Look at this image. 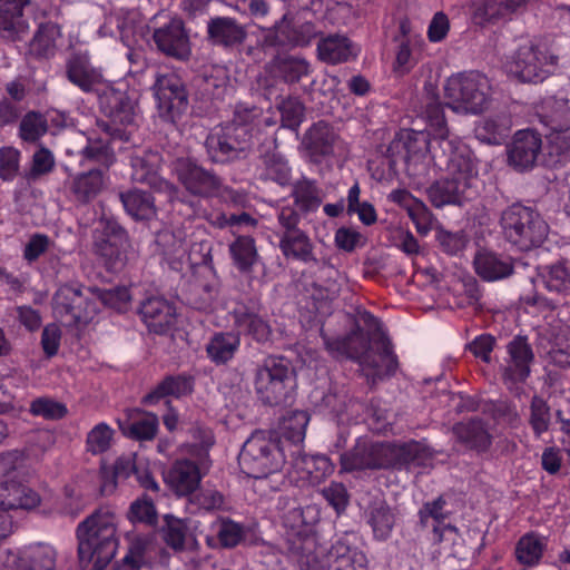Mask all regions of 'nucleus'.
Listing matches in <instances>:
<instances>
[{"instance_id":"nucleus-1","label":"nucleus","mask_w":570,"mask_h":570,"mask_svg":"<svg viewBox=\"0 0 570 570\" xmlns=\"http://www.w3.org/2000/svg\"><path fill=\"white\" fill-rule=\"evenodd\" d=\"M78 557L82 566L91 561L97 569L106 567L115 557L118 546L115 515L97 510L77 528Z\"/></svg>"},{"instance_id":"nucleus-2","label":"nucleus","mask_w":570,"mask_h":570,"mask_svg":"<svg viewBox=\"0 0 570 570\" xmlns=\"http://www.w3.org/2000/svg\"><path fill=\"white\" fill-rule=\"evenodd\" d=\"M278 247L286 259L298 261L304 264L313 263L321 272L331 277L335 267L326 256L317 258L315 245L306 230L301 228L302 217L294 206H283L277 210Z\"/></svg>"},{"instance_id":"nucleus-3","label":"nucleus","mask_w":570,"mask_h":570,"mask_svg":"<svg viewBox=\"0 0 570 570\" xmlns=\"http://www.w3.org/2000/svg\"><path fill=\"white\" fill-rule=\"evenodd\" d=\"M500 227L504 239L522 252L540 247L549 234V225L540 213L520 203L501 213Z\"/></svg>"},{"instance_id":"nucleus-4","label":"nucleus","mask_w":570,"mask_h":570,"mask_svg":"<svg viewBox=\"0 0 570 570\" xmlns=\"http://www.w3.org/2000/svg\"><path fill=\"white\" fill-rule=\"evenodd\" d=\"M242 471L254 479H263L281 471L285 455L277 436L257 431L244 443L238 456Z\"/></svg>"},{"instance_id":"nucleus-5","label":"nucleus","mask_w":570,"mask_h":570,"mask_svg":"<svg viewBox=\"0 0 570 570\" xmlns=\"http://www.w3.org/2000/svg\"><path fill=\"white\" fill-rule=\"evenodd\" d=\"M444 96L446 106L455 112L479 114L489 105L491 83L481 72H460L446 80Z\"/></svg>"},{"instance_id":"nucleus-6","label":"nucleus","mask_w":570,"mask_h":570,"mask_svg":"<svg viewBox=\"0 0 570 570\" xmlns=\"http://www.w3.org/2000/svg\"><path fill=\"white\" fill-rule=\"evenodd\" d=\"M252 127L234 119L216 127L206 138L208 158L216 164L246 159L252 148Z\"/></svg>"},{"instance_id":"nucleus-7","label":"nucleus","mask_w":570,"mask_h":570,"mask_svg":"<svg viewBox=\"0 0 570 570\" xmlns=\"http://www.w3.org/2000/svg\"><path fill=\"white\" fill-rule=\"evenodd\" d=\"M55 316L65 326L87 325L99 311L94 287L77 284L60 286L52 299Z\"/></svg>"},{"instance_id":"nucleus-8","label":"nucleus","mask_w":570,"mask_h":570,"mask_svg":"<svg viewBox=\"0 0 570 570\" xmlns=\"http://www.w3.org/2000/svg\"><path fill=\"white\" fill-rule=\"evenodd\" d=\"M438 146L439 153L435 150L433 158L439 166H443L449 176L479 191L478 159L470 147L455 136L442 137Z\"/></svg>"},{"instance_id":"nucleus-9","label":"nucleus","mask_w":570,"mask_h":570,"mask_svg":"<svg viewBox=\"0 0 570 570\" xmlns=\"http://www.w3.org/2000/svg\"><path fill=\"white\" fill-rule=\"evenodd\" d=\"M292 370L284 357L267 356L257 365L254 375V387L262 403L276 406L288 399V383Z\"/></svg>"},{"instance_id":"nucleus-10","label":"nucleus","mask_w":570,"mask_h":570,"mask_svg":"<svg viewBox=\"0 0 570 570\" xmlns=\"http://www.w3.org/2000/svg\"><path fill=\"white\" fill-rule=\"evenodd\" d=\"M98 101L100 110L109 122L102 121L99 127L111 137H122V127L132 126L136 119V99L127 90L107 83L99 91Z\"/></svg>"},{"instance_id":"nucleus-11","label":"nucleus","mask_w":570,"mask_h":570,"mask_svg":"<svg viewBox=\"0 0 570 570\" xmlns=\"http://www.w3.org/2000/svg\"><path fill=\"white\" fill-rule=\"evenodd\" d=\"M173 170L178 181L194 196L208 198L232 193L224 187L222 179L214 171L205 169L191 158H177L173 164Z\"/></svg>"},{"instance_id":"nucleus-12","label":"nucleus","mask_w":570,"mask_h":570,"mask_svg":"<svg viewBox=\"0 0 570 570\" xmlns=\"http://www.w3.org/2000/svg\"><path fill=\"white\" fill-rule=\"evenodd\" d=\"M153 90L159 116L165 121L175 122L187 110L188 94L178 75L157 73Z\"/></svg>"},{"instance_id":"nucleus-13","label":"nucleus","mask_w":570,"mask_h":570,"mask_svg":"<svg viewBox=\"0 0 570 570\" xmlns=\"http://www.w3.org/2000/svg\"><path fill=\"white\" fill-rule=\"evenodd\" d=\"M558 57L549 55L532 43L518 48L508 63L509 72L523 82H539L550 73L549 67L556 66Z\"/></svg>"},{"instance_id":"nucleus-14","label":"nucleus","mask_w":570,"mask_h":570,"mask_svg":"<svg viewBox=\"0 0 570 570\" xmlns=\"http://www.w3.org/2000/svg\"><path fill=\"white\" fill-rule=\"evenodd\" d=\"M161 163L163 157L158 151L147 149L132 154L130 156L131 179L164 194L168 202H174L179 198V188L159 176Z\"/></svg>"},{"instance_id":"nucleus-15","label":"nucleus","mask_w":570,"mask_h":570,"mask_svg":"<svg viewBox=\"0 0 570 570\" xmlns=\"http://www.w3.org/2000/svg\"><path fill=\"white\" fill-rule=\"evenodd\" d=\"M387 456V443L360 438L350 451L341 454V469L344 472L389 469Z\"/></svg>"},{"instance_id":"nucleus-16","label":"nucleus","mask_w":570,"mask_h":570,"mask_svg":"<svg viewBox=\"0 0 570 570\" xmlns=\"http://www.w3.org/2000/svg\"><path fill=\"white\" fill-rule=\"evenodd\" d=\"M210 466L209 456L204 453L196 461L178 459L169 468L165 480L178 495H191L199 487Z\"/></svg>"},{"instance_id":"nucleus-17","label":"nucleus","mask_w":570,"mask_h":570,"mask_svg":"<svg viewBox=\"0 0 570 570\" xmlns=\"http://www.w3.org/2000/svg\"><path fill=\"white\" fill-rule=\"evenodd\" d=\"M326 348L335 356H346L355 360L358 364L377 366L375 363L374 341L356 325L348 335L331 338L322 332Z\"/></svg>"},{"instance_id":"nucleus-18","label":"nucleus","mask_w":570,"mask_h":570,"mask_svg":"<svg viewBox=\"0 0 570 570\" xmlns=\"http://www.w3.org/2000/svg\"><path fill=\"white\" fill-rule=\"evenodd\" d=\"M153 39L157 49L165 56L178 61H187L191 56V45L188 31L179 18H171L168 22L156 28Z\"/></svg>"},{"instance_id":"nucleus-19","label":"nucleus","mask_w":570,"mask_h":570,"mask_svg":"<svg viewBox=\"0 0 570 570\" xmlns=\"http://www.w3.org/2000/svg\"><path fill=\"white\" fill-rule=\"evenodd\" d=\"M508 357L502 365V377L505 383L524 382L530 375V366L534 361L533 350L527 336L517 335L507 344Z\"/></svg>"},{"instance_id":"nucleus-20","label":"nucleus","mask_w":570,"mask_h":570,"mask_svg":"<svg viewBox=\"0 0 570 570\" xmlns=\"http://www.w3.org/2000/svg\"><path fill=\"white\" fill-rule=\"evenodd\" d=\"M541 136L530 129L519 130L507 147L508 164L518 171L532 169L541 154Z\"/></svg>"},{"instance_id":"nucleus-21","label":"nucleus","mask_w":570,"mask_h":570,"mask_svg":"<svg viewBox=\"0 0 570 570\" xmlns=\"http://www.w3.org/2000/svg\"><path fill=\"white\" fill-rule=\"evenodd\" d=\"M356 535L345 533L325 553L326 570H367V558L355 546Z\"/></svg>"},{"instance_id":"nucleus-22","label":"nucleus","mask_w":570,"mask_h":570,"mask_svg":"<svg viewBox=\"0 0 570 570\" xmlns=\"http://www.w3.org/2000/svg\"><path fill=\"white\" fill-rule=\"evenodd\" d=\"M66 77L83 92H96L107 86L102 71L91 65L87 53L75 52L66 61Z\"/></svg>"},{"instance_id":"nucleus-23","label":"nucleus","mask_w":570,"mask_h":570,"mask_svg":"<svg viewBox=\"0 0 570 570\" xmlns=\"http://www.w3.org/2000/svg\"><path fill=\"white\" fill-rule=\"evenodd\" d=\"M301 144L312 161L320 163L324 158L334 155L341 145V140L330 124L320 120L305 131Z\"/></svg>"},{"instance_id":"nucleus-24","label":"nucleus","mask_w":570,"mask_h":570,"mask_svg":"<svg viewBox=\"0 0 570 570\" xmlns=\"http://www.w3.org/2000/svg\"><path fill=\"white\" fill-rule=\"evenodd\" d=\"M104 238L97 245L99 254L110 268L117 269L124 265L125 250L129 245L126 229L114 219H106L102 229Z\"/></svg>"},{"instance_id":"nucleus-25","label":"nucleus","mask_w":570,"mask_h":570,"mask_svg":"<svg viewBox=\"0 0 570 570\" xmlns=\"http://www.w3.org/2000/svg\"><path fill=\"white\" fill-rule=\"evenodd\" d=\"M246 38V27L235 18L217 16L207 21V39L214 46L233 49L242 46Z\"/></svg>"},{"instance_id":"nucleus-26","label":"nucleus","mask_w":570,"mask_h":570,"mask_svg":"<svg viewBox=\"0 0 570 570\" xmlns=\"http://www.w3.org/2000/svg\"><path fill=\"white\" fill-rule=\"evenodd\" d=\"M287 551L299 570H324L325 558L321 561L316 554V539L312 534L292 531L286 538Z\"/></svg>"},{"instance_id":"nucleus-27","label":"nucleus","mask_w":570,"mask_h":570,"mask_svg":"<svg viewBox=\"0 0 570 570\" xmlns=\"http://www.w3.org/2000/svg\"><path fill=\"white\" fill-rule=\"evenodd\" d=\"M479 194L469 184L451 177L441 179L432 184L428 189L430 202L435 207H443L449 204L460 205L463 202L471 200Z\"/></svg>"},{"instance_id":"nucleus-28","label":"nucleus","mask_w":570,"mask_h":570,"mask_svg":"<svg viewBox=\"0 0 570 570\" xmlns=\"http://www.w3.org/2000/svg\"><path fill=\"white\" fill-rule=\"evenodd\" d=\"M139 315L150 332L164 334L174 326L176 309L165 298L149 297L141 303Z\"/></svg>"},{"instance_id":"nucleus-29","label":"nucleus","mask_w":570,"mask_h":570,"mask_svg":"<svg viewBox=\"0 0 570 570\" xmlns=\"http://www.w3.org/2000/svg\"><path fill=\"white\" fill-rule=\"evenodd\" d=\"M473 265L475 273L487 282L504 279L514 273L511 256L488 249L476 252Z\"/></svg>"},{"instance_id":"nucleus-30","label":"nucleus","mask_w":570,"mask_h":570,"mask_svg":"<svg viewBox=\"0 0 570 570\" xmlns=\"http://www.w3.org/2000/svg\"><path fill=\"white\" fill-rule=\"evenodd\" d=\"M266 71L285 83L294 85L311 73V65L304 57L277 53L266 65Z\"/></svg>"},{"instance_id":"nucleus-31","label":"nucleus","mask_w":570,"mask_h":570,"mask_svg":"<svg viewBox=\"0 0 570 570\" xmlns=\"http://www.w3.org/2000/svg\"><path fill=\"white\" fill-rule=\"evenodd\" d=\"M445 501L442 497L438 498L432 502H426L419 512L420 522L423 527L429 525L430 519L434 521L432 524L434 533L438 535V541L442 542L444 537L453 535V551L452 556L455 558H463V552L456 547L460 546V538L458 537V529L454 525H444L440 527L441 522L445 520L449 515V512L444 510Z\"/></svg>"},{"instance_id":"nucleus-32","label":"nucleus","mask_w":570,"mask_h":570,"mask_svg":"<svg viewBox=\"0 0 570 570\" xmlns=\"http://www.w3.org/2000/svg\"><path fill=\"white\" fill-rule=\"evenodd\" d=\"M365 515L373 538L377 541H386L397 521L396 508L391 507L384 499L375 498L366 508Z\"/></svg>"},{"instance_id":"nucleus-33","label":"nucleus","mask_w":570,"mask_h":570,"mask_svg":"<svg viewBox=\"0 0 570 570\" xmlns=\"http://www.w3.org/2000/svg\"><path fill=\"white\" fill-rule=\"evenodd\" d=\"M387 468L424 466L432 459L429 448L416 441L402 444L387 443Z\"/></svg>"},{"instance_id":"nucleus-34","label":"nucleus","mask_w":570,"mask_h":570,"mask_svg":"<svg viewBox=\"0 0 570 570\" xmlns=\"http://www.w3.org/2000/svg\"><path fill=\"white\" fill-rule=\"evenodd\" d=\"M357 55L352 41L343 35H328L317 42V57L321 61L337 65L346 62Z\"/></svg>"},{"instance_id":"nucleus-35","label":"nucleus","mask_w":570,"mask_h":570,"mask_svg":"<svg viewBox=\"0 0 570 570\" xmlns=\"http://www.w3.org/2000/svg\"><path fill=\"white\" fill-rule=\"evenodd\" d=\"M374 352L375 363L377 366L360 364L362 370L365 372L367 379H371L373 383L377 380H382L385 376L393 375L397 367V360L392 351V344L390 340L381 335L374 340Z\"/></svg>"},{"instance_id":"nucleus-36","label":"nucleus","mask_w":570,"mask_h":570,"mask_svg":"<svg viewBox=\"0 0 570 570\" xmlns=\"http://www.w3.org/2000/svg\"><path fill=\"white\" fill-rule=\"evenodd\" d=\"M453 434L465 448L476 452L488 451L492 443V436L480 419L456 423L453 426Z\"/></svg>"},{"instance_id":"nucleus-37","label":"nucleus","mask_w":570,"mask_h":570,"mask_svg":"<svg viewBox=\"0 0 570 570\" xmlns=\"http://www.w3.org/2000/svg\"><path fill=\"white\" fill-rule=\"evenodd\" d=\"M234 266L240 274L248 275L261 263L256 242L250 236H238L228 246Z\"/></svg>"},{"instance_id":"nucleus-38","label":"nucleus","mask_w":570,"mask_h":570,"mask_svg":"<svg viewBox=\"0 0 570 570\" xmlns=\"http://www.w3.org/2000/svg\"><path fill=\"white\" fill-rule=\"evenodd\" d=\"M540 121L548 129L570 127V106L564 95L546 98L538 112Z\"/></svg>"},{"instance_id":"nucleus-39","label":"nucleus","mask_w":570,"mask_h":570,"mask_svg":"<svg viewBox=\"0 0 570 570\" xmlns=\"http://www.w3.org/2000/svg\"><path fill=\"white\" fill-rule=\"evenodd\" d=\"M125 210L136 220H149L156 216L155 199L148 191L137 188L119 193Z\"/></svg>"},{"instance_id":"nucleus-40","label":"nucleus","mask_w":570,"mask_h":570,"mask_svg":"<svg viewBox=\"0 0 570 570\" xmlns=\"http://www.w3.org/2000/svg\"><path fill=\"white\" fill-rule=\"evenodd\" d=\"M234 322L240 331L257 343H266L271 340L272 327L269 323L245 306L235 309Z\"/></svg>"},{"instance_id":"nucleus-41","label":"nucleus","mask_w":570,"mask_h":570,"mask_svg":"<svg viewBox=\"0 0 570 570\" xmlns=\"http://www.w3.org/2000/svg\"><path fill=\"white\" fill-rule=\"evenodd\" d=\"M193 379L186 375H168L147 395L144 396L145 405H154L166 396L181 397L191 393Z\"/></svg>"},{"instance_id":"nucleus-42","label":"nucleus","mask_w":570,"mask_h":570,"mask_svg":"<svg viewBox=\"0 0 570 570\" xmlns=\"http://www.w3.org/2000/svg\"><path fill=\"white\" fill-rule=\"evenodd\" d=\"M4 4L9 8L0 9V37L14 41L29 30V24L23 19V9L30 4H22L21 7L16 3Z\"/></svg>"},{"instance_id":"nucleus-43","label":"nucleus","mask_w":570,"mask_h":570,"mask_svg":"<svg viewBox=\"0 0 570 570\" xmlns=\"http://www.w3.org/2000/svg\"><path fill=\"white\" fill-rule=\"evenodd\" d=\"M104 185V173L99 169H92L75 176L70 189L78 202L86 204L100 194Z\"/></svg>"},{"instance_id":"nucleus-44","label":"nucleus","mask_w":570,"mask_h":570,"mask_svg":"<svg viewBox=\"0 0 570 570\" xmlns=\"http://www.w3.org/2000/svg\"><path fill=\"white\" fill-rule=\"evenodd\" d=\"M293 466L304 473L311 482H320L334 471L331 460L323 454L308 455L297 453L293 456Z\"/></svg>"},{"instance_id":"nucleus-45","label":"nucleus","mask_w":570,"mask_h":570,"mask_svg":"<svg viewBox=\"0 0 570 570\" xmlns=\"http://www.w3.org/2000/svg\"><path fill=\"white\" fill-rule=\"evenodd\" d=\"M240 345L238 334L232 332L216 333L206 345L208 357L215 364H226L230 361Z\"/></svg>"},{"instance_id":"nucleus-46","label":"nucleus","mask_w":570,"mask_h":570,"mask_svg":"<svg viewBox=\"0 0 570 570\" xmlns=\"http://www.w3.org/2000/svg\"><path fill=\"white\" fill-rule=\"evenodd\" d=\"M61 37V30L58 23H40L35 33L29 51L37 58H49L55 55L56 41Z\"/></svg>"},{"instance_id":"nucleus-47","label":"nucleus","mask_w":570,"mask_h":570,"mask_svg":"<svg viewBox=\"0 0 570 570\" xmlns=\"http://www.w3.org/2000/svg\"><path fill=\"white\" fill-rule=\"evenodd\" d=\"M511 129V119L505 115H498L482 120L476 129V137L489 145H499L508 137Z\"/></svg>"},{"instance_id":"nucleus-48","label":"nucleus","mask_w":570,"mask_h":570,"mask_svg":"<svg viewBox=\"0 0 570 570\" xmlns=\"http://www.w3.org/2000/svg\"><path fill=\"white\" fill-rule=\"evenodd\" d=\"M546 288L551 293H570V264L562 259L543 268L541 274Z\"/></svg>"},{"instance_id":"nucleus-49","label":"nucleus","mask_w":570,"mask_h":570,"mask_svg":"<svg viewBox=\"0 0 570 570\" xmlns=\"http://www.w3.org/2000/svg\"><path fill=\"white\" fill-rule=\"evenodd\" d=\"M291 196L299 212L305 214L316 210L322 203L320 189L307 178H302L293 185Z\"/></svg>"},{"instance_id":"nucleus-50","label":"nucleus","mask_w":570,"mask_h":570,"mask_svg":"<svg viewBox=\"0 0 570 570\" xmlns=\"http://www.w3.org/2000/svg\"><path fill=\"white\" fill-rule=\"evenodd\" d=\"M122 433L137 441L153 440L158 431V417L151 413H142L120 425Z\"/></svg>"},{"instance_id":"nucleus-51","label":"nucleus","mask_w":570,"mask_h":570,"mask_svg":"<svg viewBox=\"0 0 570 570\" xmlns=\"http://www.w3.org/2000/svg\"><path fill=\"white\" fill-rule=\"evenodd\" d=\"M552 415L550 405L542 396L533 395L531 397L528 423L535 438H540L549 431Z\"/></svg>"},{"instance_id":"nucleus-52","label":"nucleus","mask_w":570,"mask_h":570,"mask_svg":"<svg viewBox=\"0 0 570 570\" xmlns=\"http://www.w3.org/2000/svg\"><path fill=\"white\" fill-rule=\"evenodd\" d=\"M308 421L309 416L305 411L288 412L279 425L282 435L294 444L303 442Z\"/></svg>"},{"instance_id":"nucleus-53","label":"nucleus","mask_w":570,"mask_h":570,"mask_svg":"<svg viewBox=\"0 0 570 570\" xmlns=\"http://www.w3.org/2000/svg\"><path fill=\"white\" fill-rule=\"evenodd\" d=\"M544 550L543 540L534 533L523 535L515 547L517 560L524 566L539 563Z\"/></svg>"},{"instance_id":"nucleus-54","label":"nucleus","mask_w":570,"mask_h":570,"mask_svg":"<svg viewBox=\"0 0 570 570\" xmlns=\"http://www.w3.org/2000/svg\"><path fill=\"white\" fill-rule=\"evenodd\" d=\"M94 292L95 301L98 305L100 303L120 313L126 312L130 306L131 295L129 289L125 286L109 289L94 287Z\"/></svg>"},{"instance_id":"nucleus-55","label":"nucleus","mask_w":570,"mask_h":570,"mask_svg":"<svg viewBox=\"0 0 570 570\" xmlns=\"http://www.w3.org/2000/svg\"><path fill=\"white\" fill-rule=\"evenodd\" d=\"M187 530L185 521L167 514L165 515V524L161 527L160 533L168 547L176 551H181L185 549Z\"/></svg>"},{"instance_id":"nucleus-56","label":"nucleus","mask_w":570,"mask_h":570,"mask_svg":"<svg viewBox=\"0 0 570 570\" xmlns=\"http://www.w3.org/2000/svg\"><path fill=\"white\" fill-rule=\"evenodd\" d=\"M264 169L262 177L286 186L291 180V168L287 161L276 154H267L263 157Z\"/></svg>"},{"instance_id":"nucleus-57","label":"nucleus","mask_w":570,"mask_h":570,"mask_svg":"<svg viewBox=\"0 0 570 570\" xmlns=\"http://www.w3.org/2000/svg\"><path fill=\"white\" fill-rule=\"evenodd\" d=\"M261 43L264 49L292 46L291 24L286 14L276 20L272 28L264 29Z\"/></svg>"},{"instance_id":"nucleus-58","label":"nucleus","mask_w":570,"mask_h":570,"mask_svg":"<svg viewBox=\"0 0 570 570\" xmlns=\"http://www.w3.org/2000/svg\"><path fill=\"white\" fill-rule=\"evenodd\" d=\"M426 99L425 114L431 126L434 127V139L439 142L442 137H450V132L445 124L443 107L432 87L428 92Z\"/></svg>"},{"instance_id":"nucleus-59","label":"nucleus","mask_w":570,"mask_h":570,"mask_svg":"<svg viewBox=\"0 0 570 570\" xmlns=\"http://www.w3.org/2000/svg\"><path fill=\"white\" fill-rule=\"evenodd\" d=\"M546 138L549 155L557 157L556 163L570 157V127L548 129Z\"/></svg>"},{"instance_id":"nucleus-60","label":"nucleus","mask_w":570,"mask_h":570,"mask_svg":"<svg viewBox=\"0 0 570 570\" xmlns=\"http://www.w3.org/2000/svg\"><path fill=\"white\" fill-rule=\"evenodd\" d=\"M48 130V122L43 115L29 111L20 121L19 132L24 141L35 142Z\"/></svg>"},{"instance_id":"nucleus-61","label":"nucleus","mask_w":570,"mask_h":570,"mask_svg":"<svg viewBox=\"0 0 570 570\" xmlns=\"http://www.w3.org/2000/svg\"><path fill=\"white\" fill-rule=\"evenodd\" d=\"M155 243L158 252L167 259L179 258L186 252L184 239L168 229L157 233Z\"/></svg>"},{"instance_id":"nucleus-62","label":"nucleus","mask_w":570,"mask_h":570,"mask_svg":"<svg viewBox=\"0 0 570 570\" xmlns=\"http://www.w3.org/2000/svg\"><path fill=\"white\" fill-rule=\"evenodd\" d=\"M216 527V538L224 548L236 547L244 538L245 530L240 523L228 518L219 519Z\"/></svg>"},{"instance_id":"nucleus-63","label":"nucleus","mask_w":570,"mask_h":570,"mask_svg":"<svg viewBox=\"0 0 570 570\" xmlns=\"http://www.w3.org/2000/svg\"><path fill=\"white\" fill-rule=\"evenodd\" d=\"M283 127L297 130L304 119L305 106L296 97H287L278 105Z\"/></svg>"},{"instance_id":"nucleus-64","label":"nucleus","mask_w":570,"mask_h":570,"mask_svg":"<svg viewBox=\"0 0 570 570\" xmlns=\"http://www.w3.org/2000/svg\"><path fill=\"white\" fill-rule=\"evenodd\" d=\"M23 557L36 570H57V551L49 544H38Z\"/></svg>"}]
</instances>
